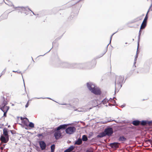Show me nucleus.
<instances>
[{
  "mask_svg": "<svg viewBox=\"0 0 152 152\" xmlns=\"http://www.w3.org/2000/svg\"><path fill=\"white\" fill-rule=\"evenodd\" d=\"M17 118L18 119L20 118V117L19 116H18L17 117Z\"/></svg>",
  "mask_w": 152,
  "mask_h": 152,
  "instance_id": "obj_63",
  "label": "nucleus"
},
{
  "mask_svg": "<svg viewBox=\"0 0 152 152\" xmlns=\"http://www.w3.org/2000/svg\"><path fill=\"white\" fill-rule=\"evenodd\" d=\"M55 148V144L52 145L50 146L51 151H54Z\"/></svg>",
  "mask_w": 152,
  "mask_h": 152,
  "instance_id": "obj_25",
  "label": "nucleus"
},
{
  "mask_svg": "<svg viewBox=\"0 0 152 152\" xmlns=\"http://www.w3.org/2000/svg\"><path fill=\"white\" fill-rule=\"evenodd\" d=\"M36 147L37 148H38V149H39V147L38 146H37Z\"/></svg>",
  "mask_w": 152,
  "mask_h": 152,
  "instance_id": "obj_64",
  "label": "nucleus"
},
{
  "mask_svg": "<svg viewBox=\"0 0 152 152\" xmlns=\"http://www.w3.org/2000/svg\"><path fill=\"white\" fill-rule=\"evenodd\" d=\"M40 147L42 150H43L46 149V145L45 142L43 141H40L39 142Z\"/></svg>",
  "mask_w": 152,
  "mask_h": 152,
  "instance_id": "obj_11",
  "label": "nucleus"
},
{
  "mask_svg": "<svg viewBox=\"0 0 152 152\" xmlns=\"http://www.w3.org/2000/svg\"><path fill=\"white\" fill-rule=\"evenodd\" d=\"M106 135L104 132H102L99 134L97 135L96 137L97 138H102L104 137Z\"/></svg>",
  "mask_w": 152,
  "mask_h": 152,
  "instance_id": "obj_17",
  "label": "nucleus"
},
{
  "mask_svg": "<svg viewBox=\"0 0 152 152\" xmlns=\"http://www.w3.org/2000/svg\"><path fill=\"white\" fill-rule=\"evenodd\" d=\"M82 143V141L81 139L79 138L75 142L74 144L75 145H80Z\"/></svg>",
  "mask_w": 152,
  "mask_h": 152,
  "instance_id": "obj_15",
  "label": "nucleus"
},
{
  "mask_svg": "<svg viewBox=\"0 0 152 152\" xmlns=\"http://www.w3.org/2000/svg\"><path fill=\"white\" fill-rule=\"evenodd\" d=\"M22 123L23 124L25 125L26 126H27V124L26 123V122L25 120H23L22 121Z\"/></svg>",
  "mask_w": 152,
  "mask_h": 152,
  "instance_id": "obj_35",
  "label": "nucleus"
},
{
  "mask_svg": "<svg viewBox=\"0 0 152 152\" xmlns=\"http://www.w3.org/2000/svg\"><path fill=\"white\" fill-rule=\"evenodd\" d=\"M109 100H108L106 98L104 99L101 102L103 104H105L107 102H108Z\"/></svg>",
  "mask_w": 152,
  "mask_h": 152,
  "instance_id": "obj_26",
  "label": "nucleus"
},
{
  "mask_svg": "<svg viewBox=\"0 0 152 152\" xmlns=\"http://www.w3.org/2000/svg\"><path fill=\"white\" fill-rule=\"evenodd\" d=\"M119 144L118 142H114L110 143L109 146L113 148L116 149L119 148Z\"/></svg>",
  "mask_w": 152,
  "mask_h": 152,
  "instance_id": "obj_12",
  "label": "nucleus"
},
{
  "mask_svg": "<svg viewBox=\"0 0 152 152\" xmlns=\"http://www.w3.org/2000/svg\"><path fill=\"white\" fill-rule=\"evenodd\" d=\"M92 134H89L88 135V137L89 138H91V136H92Z\"/></svg>",
  "mask_w": 152,
  "mask_h": 152,
  "instance_id": "obj_48",
  "label": "nucleus"
},
{
  "mask_svg": "<svg viewBox=\"0 0 152 152\" xmlns=\"http://www.w3.org/2000/svg\"><path fill=\"white\" fill-rule=\"evenodd\" d=\"M72 108L74 109V110L75 111H77L78 112H86L88 110H90L92 109V108L90 107L89 109L88 108H86L85 109L83 108H78V109H75V107L72 106Z\"/></svg>",
  "mask_w": 152,
  "mask_h": 152,
  "instance_id": "obj_9",
  "label": "nucleus"
},
{
  "mask_svg": "<svg viewBox=\"0 0 152 152\" xmlns=\"http://www.w3.org/2000/svg\"><path fill=\"white\" fill-rule=\"evenodd\" d=\"M10 131L11 132V133L12 134H14V132H15V131L14 130H10Z\"/></svg>",
  "mask_w": 152,
  "mask_h": 152,
  "instance_id": "obj_42",
  "label": "nucleus"
},
{
  "mask_svg": "<svg viewBox=\"0 0 152 152\" xmlns=\"http://www.w3.org/2000/svg\"><path fill=\"white\" fill-rule=\"evenodd\" d=\"M119 142H125L127 140V139L123 135L120 136L118 139Z\"/></svg>",
  "mask_w": 152,
  "mask_h": 152,
  "instance_id": "obj_14",
  "label": "nucleus"
},
{
  "mask_svg": "<svg viewBox=\"0 0 152 152\" xmlns=\"http://www.w3.org/2000/svg\"><path fill=\"white\" fill-rule=\"evenodd\" d=\"M12 106H14V104H12Z\"/></svg>",
  "mask_w": 152,
  "mask_h": 152,
  "instance_id": "obj_62",
  "label": "nucleus"
},
{
  "mask_svg": "<svg viewBox=\"0 0 152 152\" xmlns=\"http://www.w3.org/2000/svg\"><path fill=\"white\" fill-rule=\"evenodd\" d=\"M4 148V147H3L2 146V147H1L0 148V149L1 150H3V149Z\"/></svg>",
  "mask_w": 152,
  "mask_h": 152,
  "instance_id": "obj_51",
  "label": "nucleus"
},
{
  "mask_svg": "<svg viewBox=\"0 0 152 152\" xmlns=\"http://www.w3.org/2000/svg\"><path fill=\"white\" fill-rule=\"evenodd\" d=\"M151 8L150 9V8H149V9H148V12H147V13L146 14H147V15H148V13H149V12L150 10H151Z\"/></svg>",
  "mask_w": 152,
  "mask_h": 152,
  "instance_id": "obj_47",
  "label": "nucleus"
},
{
  "mask_svg": "<svg viewBox=\"0 0 152 152\" xmlns=\"http://www.w3.org/2000/svg\"><path fill=\"white\" fill-rule=\"evenodd\" d=\"M147 23L142 22L140 26V29H144L146 26Z\"/></svg>",
  "mask_w": 152,
  "mask_h": 152,
  "instance_id": "obj_21",
  "label": "nucleus"
},
{
  "mask_svg": "<svg viewBox=\"0 0 152 152\" xmlns=\"http://www.w3.org/2000/svg\"><path fill=\"white\" fill-rule=\"evenodd\" d=\"M5 73H4V72H3V71L1 74V75L0 76V77H1L2 75H4L5 74Z\"/></svg>",
  "mask_w": 152,
  "mask_h": 152,
  "instance_id": "obj_44",
  "label": "nucleus"
},
{
  "mask_svg": "<svg viewBox=\"0 0 152 152\" xmlns=\"http://www.w3.org/2000/svg\"><path fill=\"white\" fill-rule=\"evenodd\" d=\"M96 63L94 61H93V64L91 65V63L88 62L86 63L76 64H69L66 62L61 61L60 62L59 67L63 68H77L79 69H83L88 68V69L92 68L95 66Z\"/></svg>",
  "mask_w": 152,
  "mask_h": 152,
  "instance_id": "obj_1",
  "label": "nucleus"
},
{
  "mask_svg": "<svg viewBox=\"0 0 152 152\" xmlns=\"http://www.w3.org/2000/svg\"><path fill=\"white\" fill-rule=\"evenodd\" d=\"M124 79L123 76H116L115 82V93L118 92L122 86V83Z\"/></svg>",
  "mask_w": 152,
  "mask_h": 152,
  "instance_id": "obj_3",
  "label": "nucleus"
},
{
  "mask_svg": "<svg viewBox=\"0 0 152 152\" xmlns=\"http://www.w3.org/2000/svg\"><path fill=\"white\" fill-rule=\"evenodd\" d=\"M61 104L62 105H66V108H69V109L70 107H72L71 106V105L70 104Z\"/></svg>",
  "mask_w": 152,
  "mask_h": 152,
  "instance_id": "obj_29",
  "label": "nucleus"
},
{
  "mask_svg": "<svg viewBox=\"0 0 152 152\" xmlns=\"http://www.w3.org/2000/svg\"><path fill=\"white\" fill-rule=\"evenodd\" d=\"M9 110V107H8L7 109V110H6V111H4V112H4V114H3V116H2L1 117V118H2L3 117H6L7 116V113L8 111V110Z\"/></svg>",
  "mask_w": 152,
  "mask_h": 152,
  "instance_id": "obj_23",
  "label": "nucleus"
},
{
  "mask_svg": "<svg viewBox=\"0 0 152 152\" xmlns=\"http://www.w3.org/2000/svg\"><path fill=\"white\" fill-rule=\"evenodd\" d=\"M46 98L48 99H51L50 98H49V97H48V98Z\"/></svg>",
  "mask_w": 152,
  "mask_h": 152,
  "instance_id": "obj_60",
  "label": "nucleus"
},
{
  "mask_svg": "<svg viewBox=\"0 0 152 152\" xmlns=\"http://www.w3.org/2000/svg\"><path fill=\"white\" fill-rule=\"evenodd\" d=\"M64 152H69V151H68V150L67 149H66L64 151Z\"/></svg>",
  "mask_w": 152,
  "mask_h": 152,
  "instance_id": "obj_50",
  "label": "nucleus"
},
{
  "mask_svg": "<svg viewBox=\"0 0 152 152\" xmlns=\"http://www.w3.org/2000/svg\"><path fill=\"white\" fill-rule=\"evenodd\" d=\"M6 68H5L4 70H3V72H4V73H5L6 71Z\"/></svg>",
  "mask_w": 152,
  "mask_h": 152,
  "instance_id": "obj_53",
  "label": "nucleus"
},
{
  "mask_svg": "<svg viewBox=\"0 0 152 152\" xmlns=\"http://www.w3.org/2000/svg\"><path fill=\"white\" fill-rule=\"evenodd\" d=\"M28 9L30 11H31L33 14V15H36L29 8H28Z\"/></svg>",
  "mask_w": 152,
  "mask_h": 152,
  "instance_id": "obj_39",
  "label": "nucleus"
},
{
  "mask_svg": "<svg viewBox=\"0 0 152 152\" xmlns=\"http://www.w3.org/2000/svg\"><path fill=\"white\" fill-rule=\"evenodd\" d=\"M87 88L92 93L96 95H100L102 93L100 89L91 82H88L86 83Z\"/></svg>",
  "mask_w": 152,
  "mask_h": 152,
  "instance_id": "obj_2",
  "label": "nucleus"
},
{
  "mask_svg": "<svg viewBox=\"0 0 152 152\" xmlns=\"http://www.w3.org/2000/svg\"><path fill=\"white\" fill-rule=\"evenodd\" d=\"M151 8V10L152 11V3H151V6L150 7V9Z\"/></svg>",
  "mask_w": 152,
  "mask_h": 152,
  "instance_id": "obj_46",
  "label": "nucleus"
},
{
  "mask_svg": "<svg viewBox=\"0 0 152 152\" xmlns=\"http://www.w3.org/2000/svg\"><path fill=\"white\" fill-rule=\"evenodd\" d=\"M114 98H115V97H114L113 98V99H112L111 98H110V99H111L113 103L114 104H115L116 103L115 101V100L113 99Z\"/></svg>",
  "mask_w": 152,
  "mask_h": 152,
  "instance_id": "obj_32",
  "label": "nucleus"
},
{
  "mask_svg": "<svg viewBox=\"0 0 152 152\" xmlns=\"http://www.w3.org/2000/svg\"><path fill=\"white\" fill-rule=\"evenodd\" d=\"M142 69L141 68H139L138 69V71L137 72V73H139V72H140V70Z\"/></svg>",
  "mask_w": 152,
  "mask_h": 152,
  "instance_id": "obj_40",
  "label": "nucleus"
},
{
  "mask_svg": "<svg viewBox=\"0 0 152 152\" xmlns=\"http://www.w3.org/2000/svg\"><path fill=\"white\" fill-rule=\"evenodd\" d=\"M4 96H1L0 100V109L3 112H4L6 111L8 107H9V109L10 107L7 106V102Z\"/></svg>",
  "mask_w": 152,
  "mask_h": 152,
  "instance_id": "obj_4",
  "label": "nucleus"
},
{
  "mask_svg": "<svg viewBox=\"0 0 152 152\" xmlns=\"http://www.w3.org/2000/svg\"><path fill=\"white\" fill-rule=\"evenodd\" d=\"M109 44H108L107 45V46L106 48H107H107L108 46V45H109ZM107 50H106V51H105V52L104 53H103V54H101V55L100 56H99V57L100 58V57H102V56H103L104 55V54L106 53V51H107Z\"/></svg>",
  "mask_w": 152,
  "mask_h": 152,
  "instance_id": "obj_33",
  "label": "nucleus"
},
{
  "mask_svg": "<svg viewBox=\"0 0 152 152\" xmlns=\"http://www.w3.org/2000/svg\"><path fill=\"white\" fill-rule=\"evenodd\" d=\"M140 124L142 126H147L148 123L147 120H142L140 121Z\"/></svg>",
  "mask_w": 152,
  "mask_h": 152,
  "instance_id": "obj_18",
  "label": "nucleus"
},
{
  "mask_svg": "<svg viewBox=\"0 0 152 152\" xmlns=\"http://www.w3.org/2000/svg\"><path fill=\"white\" fill-rule=\"evenodd\" d=\"M86 152H93V151L90 149L87 150Z\"/></svg>",
  "mask_w": 152,
  "mask_h": 152,
  "instance_id": "obj_38",
  "label": "nucleus"
},
{
  "mask_svg": "<svg viewBox=\"0 0 152 152\" xmlns=\"http://www.w3.org/2000/svg\"><path fill=\"white\" fill-rule=\"evenodd\" d=\"M51 49L48 52H47V53H45V54H44V55H40L39 56H44L47 53L49 52L50 51V50H51Z\"/></svg>",
  "mask_w": 152,
  "mask_h": 152,
  "instance_id": "obj_43",
  "label": "nucleus"
},
{
  "mask_svg": "<svg viewBox=\"0 0 152 152\" xmlns=\"http://www.w3.org/2000/svg\"><path fill=\"white\" fill-rule=\"evenodd\" d=\"M21 126H23V125L21 124H20V123H18Z\"/></svg>",
  "mask_w": 152,
  "mask_h": 152,
  "instance_id": "obj_57",
  "label": "nucleus"
},
{
  "mask_svg": "<svg viewBox=\"0 0 152 152\" xmlns=\"http://www.w3.org/2000/svg\"><path fill=\"white\" fill-rule=\"evenodd\" d=\"M148 18V16L147 15V14H146L143 20V22L144 23H147V20Z\"/></svg>",
  "mask_w": 152,
  "mask_h": 152,
  "instance_id": "obj_27",
  "label": "nucleus"
},
{
  "mask_svg": "<svg viewBox=\"0 0 152 152\" xmlns=\"http://www.w3.org/2000/svg\"><path fill=\"white\" fill-rule=\"evenodd\" d=\"M54 136L55 139L57 140L62 137V133L61 131L59 130H56L54 133Z\"/></svg>",
  "mask_w": 152,
  "mask_h": 152,
  "instance_id": "obj_8",
  "label": "nucleus"
},
{
  "mask_svg": "<svg viewBox=\"0 0 152 152\" xmlns=\"http://www.w3.org/2000/svg\"><path fill=\"white\" fill-rule=\"evenodd\" d=\"M108 105H109V106H111V105H114L112 104H110V103H109L108 104Z\"/></svg>",
  "mask_w": 152,
  "mask_h": 152,
  "instance_id": "obj_54",
  "label": "nucleus"
},
{
  "mask_svg": "<svg viewBox=\"0 0 152 152\" xmlns=\"http://www.w3.org/2000/svg\"><path fill=\"white\" fill-rule=\"evenodd\" d=\"M82 141H86L88 140V137L87 135H83L82 136V139H81Z\"/></svg>",
  "mask_w": 152,
  "mask_h": 152,
  "instance_id": "obj_20",
  "label": "nucleus"
},
{
  "mask_svg": "<svg viewBox=\"0 0 152 152\" xmlns=\"http://www.w3.org/2000/svg\"><path fill=\"white\" fill-rule=\"evenodd\" d=\"M141 29H140V30L139 31V33L138 36V46H137V49L138 48V47L139 46V43L140 42V35H141Z\"/></svg>",
  "mask_w": 152,
  "mask_h": 152,
  "instance_id": "obj_19",
  "label": "nucleus"
},
{
  "mask_svg": "<svg viewBox=\"0 0 152 152\" xmlns=\"http://www.w3.org/2000/svg\"><path fill=\"white\" fill-rule=\"evenodd\" d=\"M140 121L138 120H135L133 121L132 124L135 126H137L140 124Z\"/></svg>",
  "mask_w": 152,
  "mask_h": 152,
  "instance_id": "obj_16",
  "label": "nucleus"
},
{
  "mask_svg": "<svg viewBox=\"0 0 152 152\" xmlns=\"http://www.w3.org/2000/svg\"><path fill=\"white\" fill-rule=\"evenodd\" d=\"M74 148V146L73 145H71L67 149L68 150V151H69V152L73 150Z\"/></svg>",
  "mask_w": 152,
  "mask_h": 152,
  "instance_id": "obj_22",
  "label": "nucleus"
},
{
  "mask_svg": "<svg viewBox=\"0 0 152 152\" xmlns=\"http://www.w3.org/2000/svg\"><path fill=\"white\" fill-rule=\"evenodd\" d=\"M3 134L4 136L1 135L0 139L2 142L4 143H7L9 140V135L8 134V129L5 128L3 129Z\"/></svg>",
  "mask_w": 152,
  "mask_h": 152,
  "instance_id": "obj_5",
  "label": "nucleus"
},
{
  "mask_svg": "<svg viewBox=\"0 0 152 152\" xmlns=\"http://www.w3.org/2000/svg\"><path fill=\"white\" fill-rule=\"evenodd\" d=\"M5 144H3V146L2 147H4H4L5 146Z\"/></svg>",
  "mask_w": 152,
  "mask_h": 152,
  "instance_id": "obj_59",
  "label": "nucleus"
},
{
  "mask_svg": "<svg viewBox=\"0 0 152 152\" xmlns=\"http://www.w3.org/2000/svg\"><path fill=\"white\" fill-rule=\"evenodd\" d=\"M20 120L22 121H23V119H26V120H27V121L28 122H29V120L26 117H24V118H23L22 117H20Z\"/></svg>",
  "mask_w": 152,
  "mask_h": 152,
  "instance_id": "obj_31",
  "label": "nucleus"
},
{
  "mask_svg": "<svg viewBox=\"0 0 152 152\" xmlns=\"http://www.w3.org/2000/svg\"><path fill=\"white\" fill-rule=\"evenodd\" d=\"M137 57H138V55L137 54V53L136 55V56L135 57V58H134V65L135 66V67H136V66L135 65V64L136 63V60H137Z\"/></svg>",
  "mask_w": 152,
  "mask_h": 152,
  "instance_id": "obj_30",
  "label": "nucleus"
},
{
  "mask_svg": "<svg viewBox=\"0 0 152 152\" xmlns=\"http://www.w3.org/2000/svg\"><path fill=\"white\" fill-rule=\"evenodd\" d=\"M2 116V113L1 112H0V118H1V119L2 118H1V117Z\"/></svg>",
  "mask_w": 152,
  "mask_h": 152,
  "instance_id": "obj_49",
  "label": "nucleus"
},
{
  "mask_svg": "<svg viewBox=\"0 0 152 152\" xmlns=\"http://www.w3.org/2000/svg\"><path fill=\"white\" fill-rule=\"evenodd\" d=\"M55 43H56V42L55 41L53 42V46L54 45V44Z\"/></svg>",
  "mask_w": 152,
  "mask_h": 152,
  "instance_id": "obj_52",
  "label": "nucleus"
},
{
  "mask_svg": "<svg viewBox=\"0 0 152 152\" xmlns=\"http://www.w3.org/2000/svg\"><path fill=\"white\" fill-rule=\"evenodd\" d=\"M35 98L37 99H41V98H42V99H45V98Z\"/></svg>",
  "mask_w": 152,
  "mask_h": 152,
  "instance_id": "obj_55",
  "label": "nucleus"
},
{
  "mask_svg": "<svg viewBox=\"0 0 152 152\" xmlns=\"http://www.w3.org/2000/svg\"><path fill=\"white\" fill-rule=\"evenodd\" d=\"M148 125H150L152 124V121H148L147 120Z\"/></svg>",
  "mask_w": 152,
  "mask_h": 152,
  "instance_id": "obj_34",
  "label": "nucleus"
},
{
  "mask_svg": "<svg viewBox=\"0 0 152 152\" xmlns=\"http://www.w3.org/2000/svg\"><path fill=\"white\" fill-rule=\"evenodd\" d=\"M31 58L32 59V61H33V62H34V60L33 59V58L32 57H31Z\"/></svg>",
  "mask_w": 152,
  "mask_h": 152,
  "instance_id": "obj_61",
  "label": "nucleus"
},
{
  "mask_svg": "<svg viewBox=\"0 0 152 152\" xmlns=\"http://www.w3.org/2000/svg\"><path fill=\"white\" fill-rule=\"evenodd\" d=\"M19 8V10H21L22 11H21V13H22V12H24V13L26 15H27L28 14V12H29V10H26V8H29L28 7H16V8Z\"/></svg>",
  "mask_w": 152,
  "mask_h": 152,
  "instance_id": "obj_10",
  "label": "nucleus"
},
{
  "mask_svg": "<svg viewBox=\"0 0 152 152\" xmlns=\"http://www.w3.org/2000/svg\"><path fill=\"white\" fill-rule=\"evenodd\" d=\"M23 81H24L23 80ZM23 82H24V87H25V89L26 90V88H25V83H24V81H23Z\"/></svg>",
  "mask_w": 152,
  "mask_h": 152,
  "instance_id": "obj_58",
  "label": "nucleus"
},
{
  "mask_svg": "<svg viewBox=\"0 0 152 152\" xmlns=\"http://www.w3.org/2000/svg\"><path fill=\"white\" fill-rule=\"evenodd\" d=\"M69 124H63L57 127L56 130H64L66 129L67 128V126Z\"/></svg>",
  "mask_w": 152,
  "mask_h": 152,
  "instance_id": "obj_13",
  "label": "nucleus"
},
{
  "mask_svg": "<svg viewBox=\"0 0 152 152\" xmlns=\"http://www.w3.org/2000/svg\"><path fill=\"white\" fill-rule=\"evenodd\" d=\"M28 102H29V101H28L27 102L26 104V105H25L26 107H28Z\"/></svg>",
  "mask_w": 152,
  "mask_h": 152,
  "instance_id": "obj_41",
  "label": "nucleus"
},
{
  "mask_svg": "<svg viewBox=\"0 0 152 152\" xmlns=\"http://www.w3.org/2000/svg\"><path fill=\"white\" fill-rule=\"evenodd\" d=\"M112 121H115V120H113L112 121L110 120V121H107L105 122H103V124H106L107 122H110Z\"/></svg>",
  "mask_w": 152,
  "mask_h": 152,
  "instance_id": "obj_37",
  "label": "nucleus"
},
{
  "mask_svg": "<svg viewBox=\"0 0 152 152\" xmlns=\"http://www.w3.org/2000/svg\"><path fill=\"white\" fill-rule=\"evenodd\" d=\"M76 131V128L74 126H69L67 128L65 131L66 134H72L73 133Z\"/></svg>",
  "mask_w": 152,
  "mask_h": 152,
  "instance_id": "obj_6",
  "label": "nucleus"
},
{
  "mask_svg": "<svg viewBox=\"0 0 152 152\" xmlns=\"http://www.w3.org/2000/svg\"><path fill=\"white\" fill-rule=\"evenodd\" d=\"M43 133L39 134L37 135V136L39 137L40 136H43Z\"/></svg>",
  "mask_w": 152,
  "mask_h": 152,
  "instance_id": "obj_36",
  "label": "nucleus"
},
{
  "mask_svg": "<svg viewBox=\"0 0 152 152\" xmlns=\"http://www.w3.org/2000/svg\"><path fill=\"white\" fill-rule=\"evenodd\" d=\"M12 72H17V71H15L13 70V71H12Z\"/></svg>",
  "mask_w": 152,
  "mask_h": 152,
  "instance_id": "obj_56",
  "label": "nucleus"
},
{
  "mask_svg": "<svg viewBox=\"0 0 152 152\" xmlns=\"http://www.w3.org/2000/svg\"><path fill=\"white\" fill-rule=\"evenodd\" d=\"M123 29V28H119L118 29V30L117 31H116V32H115V33H114L111 36V37H110V43H111V39H112V36L115 34L118 31L121 30H122Z\"/></svg>",
  "mask_w": 152,
  "mask_h": 152,
  "instance_id": "obj_24",
  "label": "nucleus"
},
{
  "mask_svg": "<svg viewBox=\"0 0 152 152\" xmlns=\"http://www.w3.org/2000/svg\"><path fill=\"white\" fill-rule=\"evenodd\" d=\"M147 141H148L150 143H151L152 142V140L151 139H148L147 140Z\"/></svg>",
  "mask_w": 152,
  "mask_h": 152,
  "instance_id": "obj_45",
  "label": "nucleus"
},
{
  "mask_svg": "<svg viewBox=\"0 0 152 152\" xmlns=\"http://www.w3.org/2000/svg\"><path fill=\"white\" fill-rule=\"evenodd\" d=\"M28 126L30 127L34 128V124L33 123L30 122Z\"/></svg>",
  "mask_w": 152,
  "mask_h": 152,
  "instance_id": "obj_28",
  "label": "nucleus"
},
{
  "mask_svg": "<svg viewBox=\"0 0 152 152\" xmlns=\"http://www.w3.org/2000/svg\"><path fill=\"white\" fill-rule=\"evenodd\" d=\"M104 132L106 135L108 136H111L113 133V129L110 127H107L104 129Z\"/></svg>",
  "mask_w": 152,
  "mask_h": 152,
  "instance_id": "obj_7",
  "label": "nucleus"
}]
</instances>
